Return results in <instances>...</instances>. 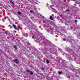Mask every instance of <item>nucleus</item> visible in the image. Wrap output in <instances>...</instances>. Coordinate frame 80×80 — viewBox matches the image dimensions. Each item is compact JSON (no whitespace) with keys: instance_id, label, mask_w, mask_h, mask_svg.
I'll return each mask as SVG.
<instances>
[{"instance_id":"obj_8","label":"nucleus","mask_w":80,"mask_h":80,"mask_svg":"<svg viewBox=\"0 0 80 80\" xmlns=\"http://www.w3.org/2000/svg\"><path fill=\"white\" fill-rule=\"evenodd\" d=\"M46 62L47 63H49V61L48 60H47Z\"/></svg>"},{"instance_id":"obj_9","label":"nucleus","mask_w":80,"mask_h":80,"mask_svg":"<svg viewBox=\"0 0 80 80\" xmlns=\"http://www.w3.org/2000/svg\"><path fill=\"white\" fill-rule=\"evenodd\" d=\"M62 71L59 72V75H61V74H62Z\"/></svg>"},{"instance_id":"obj_13","label":"nucleus","mask_w":80,"mask_h":80,"mask_svg":"<svg viewBox=\"0 0 80 80\" xmlns=\"http://www.w3.org/2000/svg\"><path fill=\"white\" fill-rule=\"evenodd\" d=\"M41 70H44V68H41Z\"/></svg>"},{"instance_id":"obj_4","label":"nucleus","mask_w":80,"mask_h":80,"mask_svg":"<svg viewBox=\"0 0 80 80\" xmlns=\"http://www.w3.org/2000/svg\"><path fill=\"white\" fill-rule=\"evenodd\" d=\"M14 48H15V49H17V48H18L17 47V46L16 45H15L14 46Z\"/></svg>"},{"instance_id":"obj_3","label":"nucleus","mask_w":80,"mask_h":80,"mask_svg":"<svg viewBox=\"0 0 80 80\" xmlns=\"http://www.w3.org/2000/svg\"><path fill=\"white\" fill-rule=\"evenodd\" d=\"M10 2L11 3V4H12V5H14V3H13V1H10Z\"/></svg>"},{"instance_id":"obj_10","label":"nucleus","mask_w":80,"mask_h":80,"mask_svg":"<svg viewBox=\"0 0 80 80\" xmlns=\"http://www.w3.org/2000/svg\"><path fill=\"white\" fill-rule=\"evenodd\" d=\"M76 23H77L78 22V21L77 20H75L74 21Z\"/></svg>"},{"instance_id":"obj_6","label":"nucleus","mask_w":80,"mask_h":80,"mask_svg":"<svg viewBox=\"0 0 80 80\" xmlns=\"http://www.w3.org/2000/svg\"><path fill=\"white\" fill-rule=\"evenodd\" d=\"M17 61H18V59H16L15 60H14L13 61V62H17Z\"/></svg>"},{"instance_id":"obj_14","label":"nucleus","mask_w":80,"mask_h":80,"mask_svg":"<svg viewBox=\"0 0 80 80\" xmlns=\"http://www.w3.org/2000/svg\"><path fill=\"white\" fill-rule=\"evenodd\" d=\"M66 11H67V12H69V11H70V10L67 9L66 10Z\"/></svg>"},{"instance_id":"obj_16","label":"nucleus","mask_w":80,"mask_h":80,"mask_svg":"<svg viewBox=\"0 0 80 80\" xmlns=\"http://www.w3.org/2000/svg\"><path fill=\"white\" fill-rule=\"evenodd\" d=\"M30 12H31V13L32 12V11H30Z\"/></svg>"},{"instance_id":"obj_5","label":"nucleus","mask_w":80,"mask_h":80,"mask_svg":"<svg viewBox=\"0 0 80 80\" xmlns=\"http://www.w3.org/2000/svg\"><path fill=\"white\" fill-rule=\"evenodd\" d=\"M18 15H20V14H21L22 13H21V12H18Z\"/></svg>"},{"instance_id":"obj_15","label":"nucleus","mask_w":80,"mask_h":80,"mask_svg":"<svg viewBox=\"0 0 80 80\" xmlns=\"http://www.w3.org/2000/svg\"><path fill=\"white\" fill-rule=\"evenodd\" d=\"M18 28H20V26H18Z\"/></svg>"},{"instance_id":"obj_7","label":"nucleus","mask_w":80,"mask_h":80,"mask_svg":"<svg viewBox=\"0 0 80 80\" xmlns=\"http://www.w3.org/2000/svg\"><path fill=\"white\" fill-rule=\"evenodd\" d=\"M33 72H32V71H31L30 72V75H33Z\"/></svg>"},{"instance_id":"obj_11","label":"nucleus","mask_w":80,"mask_h":80,"mask_svg":"<svg viewBox=\"0 0 80 80\" xmlns=\"http://www.w3.org/2000/svg\"><path fill=\"white\" fill-rule=\"evenodd\" d=\"M16 64H18V63H19V62H16Z\"/></svg>"},{"instance_id":"obj_12","label":"nucleus","mask_w":80,"mask_h":80,"mask_svg":"<svg viewBox=\"0 0 80 80\" xmlns=\"http://www.w3.org/2000/svg\"><path fill=\"white\" fill-rule=\"evenodd\" d=\"M27 71L28 72H30V71L28 70H27Z\"/></svg>"},{"instance_id":"obj_1","label":"nucleus","mask_w":80,"mask_h":80,"mask_svg":"<svg viewBox=\"0 0 80 80\" xmlns=\"http://www.w3.org/2000/svg\"><path fill=\"white\" fill-rule=\"evenodd\" d=\"M13 27L15 28L16 30H17V27L15 26V25L13 24L12 25Z\"/></svg>"},{"instance_id":"obj_2","label":"nucleus","mask_w":80,"mask_h":80,"mask_svg":"<svg viewBox=\"0 0 80 80\" xmlns=\"http://www.w3.org/2000/svg\"><path fill=\"white\" fill-rule=\"evenodd\" d=\"M50 19L51 20H53V18L52 17V16H50Z\"/></svg>"},{"instance_id":"obj_17","label":"nucleus","mask_w":80,"mask_h":80,"mask_svg":"<svg viewBox=\"0 0 80 80\" xmlns=\"http://www.w3.org/2000/svg\"><path fill=\"white\" fill-rule=\"evenodd\" d=\"M63 40H65V39H63Z\"/></svg>"}]
</instances>
